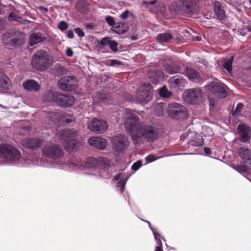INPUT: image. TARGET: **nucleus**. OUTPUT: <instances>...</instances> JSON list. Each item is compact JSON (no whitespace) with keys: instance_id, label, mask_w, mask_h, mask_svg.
Here are the masks:
<instances>
[{"instance_id":"nucleus-14","label":"nucleus","mask_w":251,"mask_h":251,"mask_svg":"<svg viewBox=\"0 0 251 251\" xmlns=\"http://www.w3.org/2000/svg\"><path fill=\"white\" fill-rule=\"evenodd\" d=\"M168 83L170 87L176 90H182L185 85V79L179 75H175L168 79Z\"/></svg>"},{"instance_id":"nucleus-54","label":"nucleus","mask_w":251,"mask_h":251,"mask_svg":"<svg viewBox=\"0 0 251 251\" xmlns=\"http://www.w3.org/2000/svg\"><path fill=\"white\" fill-rule=\"evenodd\" d=\"M15 14L14 13H10L9 16V21H14L15 20Z\"/></svg>"},{"instance_id":"nucleus-38","label":"nucleus","mask_w":251,"mask_h":251,"mask_svg":"<svg viewBox=\"0 0 251 251\" xmlns=\"http://www.w3.org/2000/svg\"><path fill=\"white\" fill-rule=\"evenodd\" d=\"M156 0H153L151 1H143V4H146V6L148 7L149 9L152 12H155L156 11V8L154 7V5L156 3Z\"/></svg>"},{"instance_id":"nucleus-27","label":"nucleus","mask_w":251,"mask_h":251,"mask_svg":"<svg viewBox=\"0 0 251 251\" xmlns=\"http://www.w3.org/2000/svg\"><path fill=\"white\" fill-rule=\"evenodd\" d=\"M88 3L86 0H79L75 4V8L80 13H87L90 11Z\"/></svg>"},{"instance_id":"nucleus-33","label":"nucleus","mask_w":251,"mask_h":251,"mask_svg":"<svg viewBox=\"0 0 251 251\" xmlns=\"http://www.w3.org/2000/svg\"><path fill=\"white\" fill-rule=\"evenodd\" d=\"M113 30L117 34H122L126 31L127 27L123 23H120L113 27Z\"/></svg>"},{"instance_id":"nucleus-40","label":"nucleus","mask_w":251,"mask_h":251,"mask_svg":"<svg viewBox=\"0 0 251 251\" xmlns=\"http://www.w3.org/2000/svg\"><path fill=\"white\" fill-rule=\"evenodd\" d=\"M106 64L110 66H116L121 65V62L116 59H110L107 60Z\"/></svg>"},{"instance_id":"nucleus-29","label":"nucleus","mask_w":251,"mask_h":251,"mask_svg":"<svg viewBox=\"0 0 251 251\" xmlns=\"http://www.w3.org/2000/svg\"><path fill=\"white\" fill-rule=\"evenodd\" d=\"M10 84L7 76L0 70V89H8Z\"/></svg>"},{"instance_id":"nucleus-11","label":"nucleus","mask_w":251,"mask_h":251,"mask_svg":"<svg viewBox=\"0 0 251 251\" xmlns=\"http://www.w3.org/2000/svg\"><path fill=\"white\" fill-rule=\"evenodd\" d=\"M167 111L170 117L177 118L185 114L186 108L178 103L173 102L169 104Z\"/></svg>"},{"instance_id":"nucleus-31","label":"nucleus","mask_w":251,"mask_h":251,"mask_svg":"<svg viewBox=\"0 0 251 251\" xmlns=\"http://www.w3.org/2000/svg\"><path fill=\"white\" fill-rule=\"evenodd\" d=\"M233 60V56H231L228 58L225 59L223 64L224 68L227 70V71L230 73L232 71V64Z\"/></svg>"},{"instance_id":"nucleus-60","label":"nucleus","mask_w":251,"mask_h":251,"mask_svg":"<svg viewBox=\"0 0 251 251\" xmlns=\"http://www.w3.org/2000/svg\"><path fill=\"white\" fill-rule=\"evenodd\" d=\"M64 1H67V2H70L72 1V0H63Z\"/></svg>"},{"instance_id":"nucleus-3","label":"nucleus","mask_w":251,"mask_h":251,"mask_svg":"<svg viewBox=\"0 0 251 251\" xmlns=\"http://www.w3.org/2000/svg\"><path fill=\"white\" fill-rule=\"evenodd\" d=\"M0 157L3 158L6 163L9 164L26 165L32 163L35 165L47 166V162H44L40 158H37L31 162V160L22 157L17 149L7 144L0 145Z\"/></svg>"},{"instance_id":"nucleus-48","label":"nucleus","mask_w":251,"mask_h":251,"mask_svg":"<svg viewBox=\"0 0 251 251\" xmlns=\"http://www.w3.org/2000/svg\"><path fill=\"white\" fill-rule=\"evenodd\" d=\"M111 41L109 37L103 38L101 41V43L102 45H106L108 44L109 45V43Z\"/></svg>"},{"instance_id":"nucleus-39","label":"nucleus","mask_w":251,"mask_h":251,"mask_svg":"<svg viewBox=\"0 0 251 251\" xmlns=\"http://www.w3.org/2000/svg\"><path fill=\"white\" fill-rule=\"evenodd\" d=\"M233 168L240 174L246 173L248 172V168L245 165L233 167Z\"/></svg>"},{"instance_id":"nucleus-9","label":"nucleus","mask_w":251,"mask_h":251,"mask_svg":"<svg viewBox=\"0 0 251 251\" xmlns=\"http://www.w3.org/2000/svg\"><path fill=\"white\" fill-rule=\"evenodd\" d=\"M152 87L150 83L144 84L139 88L137 94V99L139 102L146 103L151 99Z\"/></svg>"},{"instance_id":"nucleus-20","label":"nucleus","mask_w":251,"mask_h":251,"mask_svg":"<svg viewBox=\"0 0 251 251\" xmlns=\"http://www.w3.org/2000/svg\"><path fill=\"white\" fill-rule=\"evenodd\" d=\"M88 143L92 147L100 150L105 149L107 145L106 140L99 136L90 138L88 140Z\"/></svg>"},{"instance_id":"nucleus-28","label":"nucleus","mask_w":251,"mask_h":251,"mask_svg":"<svg viewBox=\"0 0 251 251\" xmlns=\"http://www.w3.org/2000/svg\"><path fill=\"white\" fill-rule=\"evenodd\" d=\"M123 175L122 174H119L116 175L113 179L114 181H117L120 179L117 184V187L118 188L120 189L121 191H123L127 179V178H125V177H123Z\"/></svg>"},{"instance_id":"nucleus-49","label":"nucleus","mask_w":251,"mask_h":251,"mask_svg":"<svg viewBox=\"0 0 251 251\" xmlns=\"http://www.w3.org/2000/svg\"><path fill=\"white\" fill-rule=\"evenodd\" d=\"M128 14L129 11L128 10H126L120 15V17L121 19L125 20L127 18Z\"/></svg>"},{"instance_id":"nucleus-2","label":"nucleus","mask_w":251,"mask_h":251,"mask_svg":"<svg viewBox=\"0 0 251 251\" xmlns=\"http://www.w3.org/2000/svg\"><path fill=\"white\" fill-rule=\"evenodd\" d=\"M70 171L72 169H79L86 174L101 176L104 178H109L110 175L108 172L111 169L109 159L103 157L94 158L88 157L86 159L85 165L82 164L78 160L70 161Z\"/></svg>"},{"instance_id":"nucleus-10","label":"nucleus","mask_w":251,"mask_h":251,"mask_svg":"<svg viewBox=\"0 0 251 251\" xmlns=\"http://www.w3.org/2000/svg\"><path fill=\"white\" fill-rule=\"evenodd\" d=\"M88 127L92 131L101 133L108 128V124L106 121L94 118L88 123Z\"/></svg>"},{"instance_id":"nucleus-7","label":"nucleus","mask_w":251,"mask_h":251,"mask_svg":"<svg viewBox=\"0 0 251 251\" xmlns=\"http://www.w3.org/2000/svg\"><path fill=\"white\" fill-rule=\"evenodd\" d=\"M51 63V57L48 53L44 50H39L33 55L31 66L36 70L45 71Z\"/></svg>"},{"instance_id":"nucleus-17","label":"nucleus","mask_w":251,"mask_h":251,"mask_svg":"<svg viewBox=\"0 0 251 251\" xmlns=\"http://www.w3.org/2000/svg\"><path fill=\"white\" fill-rule=\"evenodd\" d=\"M43 140L38 138H30L24 139L21 141L23 146L31 150H35L39 148L43 144Z\"/></svg>"},{"instance_id":"nucleus-58","label":"nucleus","mask_w":251,"mask_h":251,"mask_svg":"<svg viewBox=\"0 0 251 251\" xmlns=\"http://www.w3.org/2000/svg\"><path fill=\"white\" fill-rule=\"evenodd\" d=\"M163 103H159V104H158L156 106V108H162L163 107Z\"/></svg>"},{"instance_id":"nucleus-25","label":"nucleus","mask_w":251,"mask_h":251,"mask_svg":"<svg viewBox=\"0 0 251 251\" xmlns=\"http://www.w3.org/2000/svg\"><path fill=\"white\" fill-rule=\"evenodd\" d=\"M24 88L29 91H37L40 89V86L35 81L29 79L25 81L23 83Z\"/></svg>"},{"instance_id":"nucleus-5","label":"nucleus","mask_w":251,"mask_h":251,"mask_svg":"<svg viewBox=\"0 0 251 251\" xmlns=\"http://www.w3.org/2000/svg\"><path fill=\"white\" fill-rule=\"evenodd\" d=\"M56 136L61 141L64 147L68 152H71L73 150L78 149L81 146V142L74 140V138L77 136L78 132L76 130L65 129L61 131L56 129Z\"/></svg>"},{"instance_id":"nucleus-18","label":"nucleus","mask_w":251,"mask_h":251,"mask_svg":"<svg viewBox=\"0 0 251 251\" xmlns=\"http://www.w3.org/2000/svg\"><path fill=\"white\" fill-rule=\"evenodd\" d=\"M237 131L240 134V141L246 143L251 137V130L250 128L245 124H240L238 126Z\"/></svg>"},{"instance_id":"nucleus-34","label":"nucleus","mask_w":251,"mask_h":251,"mask_svg":"<svg viewBox=\"0 0 251 251\" xmlns=\"http://www.w3.org/2000/svg\"><path fill=\"white\" fill-rule=\"evenodd\" d=\"M165 68L166 71L170 74L177 73L179 71V68L174 64L165 66Z\"/></svg>"},{"instance_id":"nucleus-19","label":"nucleus","mask_w":251,"mask_h":251,"mask_svg":"<svg viewBox=\"0 0 251 251\" xmlns=\"http://www.w3.org/2000/svg\"><path fill=\"white\" fill-rule=\"evenodd\" d=\"M213 7L216 18L220 21L224 20L226 18V11L222 3L219 1L213 2Z\"/></svg>"},{"instance_id":"nucleus-22","label":"nucleus","mask_w":251,"mask_h":251,"mask_svg":"<svg viewBox=\"0 0 251 251\" xmlns=\"http://www.w3.org/2000/svg\"><path fill=\"white\" fill-rule=\"evenodd\" d=\"M238 153L245 164L251 166V150L244 147H240L238 149Z\"/></svg>"},{"instance_id":"nucleus-24","label":"nucleus","mask_w":251,"mask_h":251,"mask_svg":"<svg viewBox=\"0 0 251 251\" xmlns=\"http://www.w3.org/2000/svg\"><path fill=\"white\" fill-rule=\"evenodd\" d=\"M149 77L154 84H157L164 79L163 72L160 70H156L149 73Z\"/></svg>"},{"instance_id":"nucleus-61","label":"nucleus","mask_w":251,"mask_h":251,"mask_svg":"<svg viewBox=\"0 0 251 251\" xmlns=\"http://www.w3.org/2000/svg\"><path fill=\"white\" fill-rule=\"evenodd\" d=\"M17 33H20L21 35L23 37V34L22 33V32H17Z\"/></svg>"},{"instance_id":"nucleus-23","label":"nucleus","mask_w":251,"mask_h":251,"mask_svg":"<svg viewBox=\"0 0 251 251\" xmlns=\"http://www.w3.org/2000/svg\"><path fill=\"white\" fill-rule=\"evenodd\" d=\"M46 37L41 33H33L29 38V45L33 47L39 43L44 41Z\"/></svg>"},{"instance_id":"nucleus-52","label":"nucleus","mask_w":251,"mask_h":251,"mask_svg":"<svg viewBox=\"0 0 251 251\" xmlns=\"http://www.w3.org/2000/svg\"><path fill=\"white\" fill-rule=\"evenodd\" d=\"M67 36L69 38L72 39L73 38L74 35V32L72 30H70L67 32Z\"/></svg>"},{"instance_id":"nucleus-4","label":"nucleus","mask_w":251,"mask_h":251,"mask_svg":"<svg viewBox=\"0 0 251 251\" xmlns=\"http://www.w3.org/2000/svg\"><path fill=\"white\" fill-rule=\"evenodd\" d=\"M42 152L45 156L53 160L54 167L70 171V161L66 164L63 161V150L59 145L53 143L47 144L43 148Z\"/></svg>"},{"instance_id":"nucleus-62","label":"nucleus","mask_w":251,"mask_h":251,"mask_svg":"<svg viewBox=\"0 0 251 251\" xmlns=\"http://www.w3.org/2000/svg\"><path fill=\"white\" fill-rule=\"evenodd\" d=\"M248 179L250 181V182H251V180H250L249 178H248Z\"/></svg>"},{"instance_id":"nucleus-36","label":"nucleus","mask_w":251,"mask_h":251,"mask_svg":"<svg viewBox=\"0 0 251 251\" xmlns=\"http://www.w3.org/2000/svg\"><path fill=\"white\" fill-rule=\"evenodd\" d=\"M146 222L149 224L150 228H151V229L152 230V231L153 232V234L154 235V239L156 242V244L157 245V246L162 247V242L160 238V235L158 233H156L155 232V231L151 227V224L149 222H148V221H146Z\"/></svg>"},{"instance_id":"nucleus-50","label":"nucleus","mask_w":251,"mask_h":251,"mask_svg":"<svg viewBox=\"0 0 251 251\" xmlns=\"http://www.w3.org/2000/svg\"><path fill=\"white\" fill-rule=\"evenodd\" d=\"M8 37V38H10V41H12V40H13V39H12V36H11V33H10V32H9V33H6L4 35V36H3V42H4V43H5V44H6V43H7V42H6V41L5 38H7V37Z\"/></svg>"},{"instance_id":"nucleus-15","label":"nucleus","mask_w":251,"mask_h":251,"mask_svg":"<svg viewBox=\"0 0 251 251\" xmlns=\"http://www.w3.org/2000/svg\"><path fill=\"white\" fill-rule=\"evenodd\" d=\"M75 102V98L70 95H63L58 93L56 104L62 107L72 105Z\"/></svg>"},{"instance_id":"nucleus-44","label":"nucleus","mask_w":251,"mask_h":251,"mask_svg":"<svg viewBox=\"0 0 251 251\" xmlns=\"http://www.w3.org/2000/svg\"><path fill=\"white\" fill-rule=\"evenodd\" d=\"M243 107H244V105L242 103H239L237 104V105L234 111V114L235 115H239L240 114V113L241 112L243 108Z\"/></svg>"},{"instance_id":"nucleus-30","label":"nucleus","mask_w":251,"mask_h":251,"mask_svg":"<svg viewBox=\"0 0 251 251\" xmlns=\"http://www.w3.org/2000/svg\"><path fill=\"white\" fill-rule=\"evenodd\" d=\"M193 0H180L181 5L180 9L182 10H190L193 6Z\"/></svg>"},{"instance_id":"nucleus-56","label":"nucleus","mask_w":251,"mask_h":251,"mask_svg":"<svg viewBox=\"0 0 251 251\" xmlns=\"http://www.w3.org/2000/svg\"><path fill=\"white\" fill-rule=\"evenodd\" d=\"M162 247L161 246H156L154 251H162Z\"/></svg>"},{"instance_id":"nucleus-16","label":"nucleus","mask_w":251,"mask_h":251,"mask_svg":"<svg viewBox=\"0 0 251 251\" xmlns=\"http://www.w3.org/2000/svg\"><path fill=\"white\" fill-rule=\"evenodd\" d=\"M50 117L56 125L58 122L68 124L74 121L75 120L74 117L72 115L67 116L64 114H61L60 113H52Z\"/></svg>"},{"instance_id":"nucleus-37","label":"nucleus","mask_w":251,"mask_h":251,"mask_svg":"<svg viewBox=\"0 0 251 251\" xmlns=\"http://www.w3.org/2000/svg\"><path fill=\"white\" fill-rule=\"evenodd\" d=\"M159 94L161 97L164 98H168L172 95L171 92L169 91L166 87H162L160 89Z\"/></svg>"},{"instance_id":"nucleus-1","label":"nucleus","mask_w":251,"mask_h":251,"mask_svg":"<svg viewBox=\"0 0 251 251\" xmlns=\"http://www.w3.org/2000/svg\"><path fill=\"white\" fill-rule=\"evenodd\" d=\"M118 123L124 124L126 130L130 133L133 141L137 144L142 138L152 142L157 137L155 129L151 126L141 125L138 117L131 110L125 111L124 117L119 119Z\"/></svg>"},{"instance_id":"nucleus-13","label":"nucleus","mask_w":251,"mask_h":251,"mask_svg":"<svg viewBox=\"0 0 251 251\" xmlns=\"http://www.w3.org/2000/svg\"><path fill=\"white\" fill-rule=\"evenodd\" d=\"M76 85V79L74 76H67L61 78L58 82L59 88L63 90L71 91Z\"/></svg>"},{"instance_id":"nucleus-46","label":"nucleus","mask_w":251,"mask_h":251,"mask_svg":"<svg viewBox=\"0 0 251 251\" xmlns=\"http://www.w3.org/2000/svg\"><path fill=\"white\" fill-rule=\"evenodd\" d=\"M157 159V158L155 157L153 154L149 155L146 157V160L147 163H151Z\"/></svg>"},{"instance_id":"nucleus-59","label":"nucleus","mask_w":251,"mask_h":251,"mask_svg":"<svg viewBox=\"0 0 251 251\" xmlns=\"http://www.w3.org/2000/svg\"><path fill=\"white\" fill-rule=\"evenodd\" d=\"M197 40L198 41H200L201 40V37H197V38H196Z\"/></svg>"},{"instance_id":"nucleus-42","label":"nucleus","mask_w":251,"mask_h":251,"mask_svg":"<svg viewBox=\"0 0 251 251\" xmlns=\"http://www.w3.org/2000/svg\"><path fill=\"white\" fill-rule=\"evenodd\" d=\"M105 20L108 24L110 26H112V28H113V27H114L115 25L114 19L111 16H107L105 18Z\"/></svg>"},{"instance_id":"nucleus-32","label":"nucleus","mask_w":251,"mask_h":251,"mask_svg":"<svg viewBox=\"0 0 251 251\" xmlns=\"http://www.w3.org/2000/svg\"><path fill=\"white\" fill-rule=\"evenodd\" d=\"M172 35L169 33H164L158 35L157 39L160 42H166L172 38Z\"/></svg>"},{"instance_id":"nucleus-51","label":"nucleus","mask_w":251,"mask_h":251,"mask_svg":"<svg viewBox=\"0 0 251 251\" xmlns=\"http://www.w3.org/2000/svg\"><path fill=\"white\" fill-rule=\"evenodd\" d=\"M66 53L68 56H72L73 55V51L71 48H67L66 51Z\"/></svg>"},{"instance_id":"nucleus-41","label":"nucleus","mask_w":251,"mask_h":251,"mask_svg":"<svg viewBox=\"0 0 251 251\" xmlns=\"http://www.w3.org/2000/svg\"><path fill=\"white\" fill-rule=\"evenodd\" d=\"M109 46L110 48L114 51L116 52L118 50V44L113 40H111L109 43Z\"/></svg>"},{"instance_id":"nucleus-43","label":"nucleus","mask_w":251,"mask_h":251,"mask_svg":"<svg viewBox=\"0 0 251 251\" xmlns=\"http://www.w3.org/2000/svg\"><path fill=\"white\" fill-rule=\"evenodd\" d=\"M68 24L64 21L60 22L58 25V28L61 31H64L68 28Z\"/></svg>"},{"instance_id":"nucleus-57","label":"nucleus","mask_w":251,"mask_h":251,"mask_svg":"<svg viewBox=\"0 0 251 251\" xmlns=\"http://www.w3.org/2000/svg\"><path fill=\"white\" fill-rule=\"evenodd\" d=\"M188 136H189V135L188 134V133L187 132H185L182 134V135L180 137V138L181 139H183V138H185Z\"/></svg>"},{"instance_id":"nucleus-26","label":"nucleus","mask_w":251,"mask_h":251,"mask_svg":"<svg viewBox=\"0 0 251 251\" xmlns=\"http://www.w3.org/2000/svg\"><path fill=\"white\" fill-rule=\"evenodd\" d=\"M58 92L50 90L47 92L43 97V100L48 102H54L56 104Z\"/></svg>"},{"instance_id":"nucleus-45","label":"nucleus","mask_w":251,"mask_h":251,"mask_svg":"<svg viewBox=\"0 0 251 251\" xmlns=\"http://www.w3.org/2000/svg\"><path fill=\"white\" fill-rule=\"evenodd\" d=\"M142 161L140 160H138L132 165L131 168L134 171H136L142 166Z\"/></svg>"},{"instance_id":"nucleus-8","label":"nucleus","mask_w":251,"mask_h":251,"mask_svg":"<svg viewBox=\"0 0 251 251\" xmlns=\"http://www.w3.org/2000/svg\"><path fill=\"white\" fill-rule=\"evenodd\" d=\"M185 101L192 104H198L202 102V92L200 88H193L186 90L183 93Z\"/></svg>"},{"instance_id":"nucleus-53","label":"nucleus","mask_w":251,"mask_h":251,"mask_svg":"<svg viewBox=\"0 0 251 251\" xmlns=\"http://www.w3.org/2000/svg\"><path fill=\"white\" fill-rule=\"evenodd\" d=\"M39 9L41 10V12L45 13L48 12V9L43 6H40Z\"/></svg>"},{"instance_id":"nucleus-55","label":"nucleus","mask_w":251,"mask_h":251,"mask_svg":"<svg viewBox=\"0 0 251 251\" xmlns=\"http://www.w3.org/2000/svg\"><path fill=\"white\" fill-rule=\"evenodd\" d=\"M204 151L206 154H211V151L209 148H204Z\"/></svg>"},{"instance_id":"nucleus-6","label":"nucleus","mask_w":251,"mask_h":251,"mask_svg":"<svg viewBox=\"0 0 251 251\" xmlns=\"http://www.w3.org/2000/svg\"><path fill=\"white\" fill-rule=\"evenodd\" d=\"M207 91V96L209 101L210 108L214 107L216 104L213 95L216 98L223 99L226 97L227 93L226 91L225 85L218 80H215L209 83L205 86Z\"/></svg>"},{"instance_id":"nucleus-47","label":"nucleus","mask_w":251,"mask_h":251,"mask_svg":"<svg viewBox=\"0 0 251 251\" xmlns=\"http://www.w3.org/2000/svg\"><path fill=\"white\" fill-rule=\"evenodd\" d=\"M74 30H75V33L79 37H83L84 36V32L80 28H79V27L75 28Z\"/></svg>"},{"instance_id":"nucleus-12","label":"nucleus","mask_w":251,"mask_h":251,"mask_svg":"<svg viewBox=\"0 0 251 251\" xmlns=\"http://www.w3.org/2000/svg\"><path fill=\"white\" fill-rule=\"evenodd\" d=\"M112 144L115 151H123L128 146L129 142L126 136L120 134L113 138Z\"/></svg>"},{"instance_id":"nucleus-21","label":"nucleus","mask_w":251,"mask_h":251,"mask_svg":"<svg viewBox=\"0 0 251 251\" xmlns=\"http://www.w3.org/2000/svg\"><path fill=\"white\" fill-rule=\"evenodd\" d=\"M185 74L188 79L194 82L199 83L202 80L200 73L193 68H186Z\"/></svg>"},{"instance_id":"nucleus-63","label":"nucleus","mask_w":251,"mask_h":251,"mask_svg":"<svg viewBox=\"0 0 251 251\" xmlns=\"http://www.w3.org/2000/svg\"><path fill=\"white\" fill-rule=\"evenodd\" d=\"M250 2L251 3V0L250 1Z\"/></svg>"},{"instance_id":"nucleus-35","label":"nucleus","mask_w":251,"mask_h":251,"mask_svg":"<svg viewBox=\"0 0 251 251\" xmlns=\"http://www.w3.org/2000/svg\"><path fill=\"white\" fill-rule=\"evenodd\" d=\"M190 134L191 137L193 136L192 134H195L197 137L195 140L192 141V145L196 146H201L203 144V139L201 135H199L194 133H191Z\"/></svg>"}]
</instances>
